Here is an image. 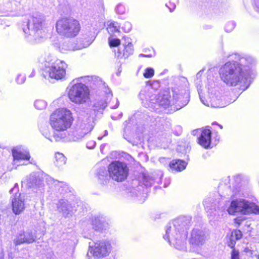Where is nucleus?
<instances>
[{"mask_svg":"<svg viewBox=\"0 0 259 259\" xmlns=\"http://www.w3.org/2000/svg\"><path fill=\"white\" fill-rule=\"evenodd\" d=\"M232 61H228L219 70L221 80L228 86L235 87L244 84L248 88L251 82L250 65L253 62L251 57L234 54L228 57Z\"/></svg>","mask_w":259,"mask_h":259,"instance_id":"1","label":"nucleus"},{"mask_svg":"<svg viewBox=\"0 0 259 259\" xmlns=\"http://www.w3.org/2000/svg\"><path fill=\"white\" fill-rule=\"evenodd\" d=\"M153 91L152 88L146 87L140 92L139 97L143 102L144 101L149 102L152 106L153 104L157 103L164 108L176 105L177 107H179L178 109H180L186 106L189 102L188 95L187 93L180 94L175 90L172 91L171 98L168 91H162L158 95L153 94Z\"/></svg>","mask_w":259,"mask_h":259,"instance_id":"2","label":"nucleus"},{"mask_svg":"<svg viewBox=\"0 0 259 259\" xmlns=\"http://www.w3.org/2000/svg\"><path fill=\"white\" fill-rule=\"evenodd\" d=\"M190 226V219L185 217H179L170 222L165 227L163 238L176 249L187 250V230Z\"/></svg>","mask_w":259,"mask_h":259,"instance_id":"3","label":"nucleus"},{"mask_svg":"<svg viewBox=\"0 0 259 259\" xmlns=\"http://www.w3.org/2000/svg\"><path fill=\"white\" fill-rule=\"evenodd\" d=\"M98 77L84 76L73 79L69 84L68 89V97L70 100L76 104H84L90 99V90L85 83L98 85L100 84Z\"/></svg>","mask_w":259,"mask_h":259,"instance_id":"4","label":"nucleus"},{"mask_svg":"<svg viewBox=\"0 0 259 259\" xmlns=\"http://www.w3.org/2000/svg\"><path fill=\"white\" fill-rule=\"evenodd\" d=\"M41 63L43 65L42 75L46 78L56 80L65 78L67 65L64 61L48 54L45 56Z\"/></svg>","mask_w":259,"mask_h":259,"instance_id":"5","label":"nucleus"},{"mask_svg":"<svg viewBox=\"0 0 259 259\" xmlns=\"http://www.w3.org/2000/svg\"><path fill=\"white\" fill-rule=\"evenodd\" d=\"M45 16L40 14H34L30 17L27 27L23 28L25 36L28 41L31 43H37L45 37Z\"/></svg>","mask_w":259,"mask_h":259,"instance_id":"6","label":"nucleus"},{"mask_svg":"<svg viewBox=\"0 0 259 259\" xmlns=\"http://www.w3.org/2000/svg\"><path fill=\"white\" fill-rule=\"evenodd\" d=\"M73 120L71 112L66 108H59L51 115L50 123L57 133H65L69 128Z\"/></svg>","mask_w":259,"mask_h":259,"instance_id":"7","label":"nucleus"},{"mask_svg":"<svg viewBox=\"0 0 259 259\" xmlns=\"http://www.w3.org/2000/svg\"><path fill=\"white\" fill-rule=\"evenodd\" d=\"M94 125L93 118L88 116L79 117L76 129L71 134L64 133L65 137L63 141L72 142L81 140L92 131Z\"/></svg>","mask_w":259,"mask_h":259,"instance_id":"8","label":"nucleus"},{"mask_svg":"<svg viewBox=\"0 0 259 259\" xmlns=\"http://www.w3.org/2000/svg\"><path fill=\"white\" fill-rule=\"evenodd\" d=\"M56 29L60 36L73 38L78 34L80 25L79 21L73 18H63L57 21Z\"/></svg>","mask_w":259,"mask_h":259,"instance_id":"9","label":"nucleus"},{"mask_svg":"<svg viewBox=\"0 0 259 259\" xmlns=\"http://www.w3.org/2000/svg\"><path fill=\"white\" fill-rule=\"evenodd\" d=\"M227 211L231 215H236L237 213L247 214L250 213L259 214V206L253 202L239 199L232 201Z\"/></svg>","mask_w":259,"mask_h":259,"instance_id":"10","label":"nucleus"},{"mask_svg":"<svg viewBox=\"0 0 259 259\" xmlns=\"http://www.w3.org/2000/svg\"><path fill=\"white\" fill-rule=\"evenodd\" d=\"M214 83H211L210 88L208 87L207 99H205L204 97L201 95L200 89H198V93L201 102L207 106H210L214 108H222L225 106L223 103L220 93L212 86Z\"/></svg>","mask_w":259,"mask_h":259,"instance_id":"11","label":"nucleus"},{"mask_svg":"<svg viewBox=\"0 0 259 259\" xmlns=\"http://www.w3.org/2000/svg\"><path fill=\"white\" fill-rule=\"evenodd\" d=\"M108 171L111 178L117 182H122L125 180L128 174L126 164L119 161L112 162L108 167Z\"/></svg>","mask_w":259,"mask_h":259,"instance_id":"12","label":"nucleus"},{"mask_svg":"<svg viewBox=\"0 0 259 259\" xmlns=\"http://www.w3.org/2000/svg\"><path fill=\"white\" fill-rule=\"evenodd\" d=\"M94 39L95 35L90 34L88 37L83 36V38H80L79 45H73L70 41H64L60 44L59 50L63 53H65L67 51L81 50L88 47L92 43Z\"/></svg>","mask_w":259,"mask_h":259,"instance_id":"13","label":"nucleus"},{"mask_svg":"<svg viewBox=\"0 0 259 259\" xmlns=\"http://www.w3.org/2000/svg\"><path fill=\"white\" fill-rule=\"evenodd\" d=\"M12 155L14 165H26L28 163H33L32 160H30L29 152L21 147H16L12 149Z\"/></svg>","mask_w":259,"mask_h":259,"instance_id":"14","label":"nucleus"},{"mask_svg":"<svg viewBox=\"0 0 259 259\" xmlns=\"http://www.w3.org/2000/svg\"><path fill=\"white\" fill-rule=\"evenodd\" d=\"M12 209L16 215L21 213L25 208V195L19 192H16L11 197Z\"/></svg>","mask_w":259,"mask_h":259,"instance_id":"15","label":"nucleus"},{"mask_svg":"<svg viewBox=\"0 0 259 259\" xmlns=\"http://www.w3.org/2000/svg\"><path fill=\"white\" fill-rule=\"evenodd\" d=\"M111 250L110 244L105 241L95 243L94 247L91 249V253L97 257H102L108 255Z\"/></svg>","mask_w":259,"mask_h":259,"instance_id":"16","label":"nucleus"},{"mask_svg":"<svg viewBox=\"0 0 259 259\" xmlns=\"http://www.w3.org/2000/svg\"><path fill=\"white\" fill-rule=\"evenodd\" d=\"M206 236L204 232L198 229H193L190 235L189 244L193 248H198L205 242Z\"/></svg>","mask_w":259,"mask_h":259,"instance_id":"17","label":"nucleus"},{"mask_svg":"<svg viewBox=\"0 0 259 259\" xmlns=\"http://www.w3.org/2000/svg\"><path fill=\"white\" fill-rule=\"evenodd\" d=\"M39 130L42 135L52 142L60 141L65 137V134L62 133L54 132L52 136L50 127L46 122L40 126Z\"/></svg>","mask_w":259,"mask_h":259,"instance_id":"18","label":"nucleus"},{"mask_svg":"<svg viewBox=\"0 0 259 259\" xmlns=\"http://www.w3.org/2000/svg\"><path fill=\"white\" fill-rule=\"evenodd\" d=\"M45 181L48 185L52 188L54 187L55 190L61 194L64 195L68 192H70V188L68 185L63 182L55 180L49 176H46Z\"/></svg>","mask_w":259,"mask_h":259,"instance_id":"19","label":"nucleus"},{"mask_svg":"<svg viewBox=\"0 0 259 259\" xmlns=\"http://www.w3.org/2000/svg\"><path fill=\"white\" fill-rule=\"evenodd\" d=\"M57 207L59 211L62 212L63 215L65 218L72 216L74 213L73 207L66 199L60 200L58 203Z\"/></svg>","mask_w":259,"mask_h":259,"instance_id":"20","label":"nucleus"},{"mask_svg":"<svg viewBox=\"0 0 259 259\" xmlns=\"http://www.w3.org/2000/svg\"><path fill=\"white\" fill-rule=\"evenodd\" d=\"M36 237L29 231L20 233L14 240V243L18 245L23 243H31L33 242Z\"/></svg>","mask_w":259,"mask_h":259,"instance_id":"21","label":"nucleus"},{"mask_svg":"<svg viewBox=\"0 0 259 259\" xmlns=\"http://www.w3.org/2000/svg\"><path fill=\"white\" fill-rule=\"evenodd\" d=\"M125 42L123 44L124 49L122 53L119 51L118 52L117 57L121 58L122 57L125 58L128 57L129 56L133 54L134 52L133 46L131 42V39L127 37L124 36Z\"/></svg>","mask_w":259,"mask_h":259,"instance_id":"22","label":"nucleus"},{"mask_svg":"<svg viewBox=\"0 0 259 259\" xmlns=\"http://www.w3.org/2000/svg\"><path fill=\"white\" fill-rule=\"evenodd\" d=\"M211 131L209 129L202 131L201 135L198 138L199 144L205 148H209L211 143Z\"/></svg>","mask_w":259,"mask_h":259,"instance_id":"23","label":"nucleus"},{"mask_svg":"<svg viewBox=\"0 0 259 259\" xmlns=\"http://www.w3.org/2000/svg\"><path fill=\"white\" fill-rule=\"evenodd\" d=\"M90 224L93 229L95 230L102 231L108 227V224L104 219L99 217H94L90 221Z\"/></svg>","mask_w":259,"mask_h":259,"instance_id":"24","label":"nucleus"},{"mask_svg":"<svg viewBox=\"0 0 259 259\" xmlns=\"http://www.w3.org/2000/svg\"><path fill=\"white\" fill-rule=\"evenodd\" d=\"M96 177L99 183L103 185L108 184L111 178L108 171L105 167L100 168L97 170Z\"/></svg>","mask_w":259,"mask_h":259,"instance_id":"25","label":"nucleus"},{"mask_svg":"<svg viewBox=\"0 0 259 259\" xmlns=\"http://www.w3.org/2000/svg\"><path fill=\"white\" fill-rule=\"evenodd\" d=\"M187 165V163L185 161L179 159L174 160L169 163L170 168L177 171L185 169Z\"/></svg>","mask_w":259,"mask_h":259,"instance_id":"26","label":"nucleus"},{"mask_svg":"<svg viewBox=\"0 0 259 259\" xmlns=\"http://www.w3.org/2000/svg\"><path fill=\"white\" fill-rule=\"evenodd\" d=\"M242 237V232L239 230H234L232 232L231 236L230 237V241L228 242V246L233 248L235 244V240H239Z\"/></svg>","mask_w":259,"mask_h":259,"instance_id":"27","label":"nucleus"},{"mask_svg":"<svg viewBox=\"0 0 259 259\" xmlns=\"http://www.w3.org/2000/svg\"><path fill=\"white\" fill-rule=\"evenodd\" d=\"M16 0H0V10L1 11H9L16 5Z\"/></svg>","mask_w":259,"mask_h":259,"instance_id":"28","label":"nucleus"},{"mask_svg":"<svg viewBox=\"0 0 259 259\" xmlns=\"http://www.w3.org/2000/svg\"><path fill=\"white\" fill-rule=\"evenodd\" d=\"M120 25L117 22H111L107 27V31L110 34V36L116 35L115 33H119Z\"/></svg>","mask_w":259,"mask_h":259,"instance_id":"29","label":"nucleus"},{"mask_svg":"<svg viewBox=\"0 0 259 259\" xmlns=\"http://www.w3.org/2000/svg\"><path fill=\"white\" fill-rule=\"evenodd\" d=\"M66 162V157L61 153L57 152L55 154V164L58 167H61L65 164Z\"/></svg>","mask_w":259,"mask_h":259,"instance_id":"30","label":"nucleus"},{"mask_svg":"<svg viewBox=\"0 0 259 259\" xmlns=\"http://www.w3.org/2000/svg\"><path fill=\"white\" fill-rule=\"evenodd\" d=\"M143 183L146 187H150L154 183V179L150 175L144 174L143 175Z\"/></svg>","mask_w":259,"mask_h":259,"instance_id":"31","label":"nucleus"},{"mask_svg":"<svg viewBox=\"0 0 259 259\" xmlns=\"http://www.w3.org/2000/svg\"><path fill=\"white\" fill-rule=\"evenodd\" d=\"M107 105V103L104 100H100L97 102L94 105V110L100 111L104 110Z\"/></svg>","mask_w":259,"mask_h":259,"instance_id":"32","label":"nucleus"},{"mask_svg":"<svg viewBox=\"0 0 259 259\" xmlns=\"http://www.w3.org/2000/svg\"><path fill=\"white\" fill-rule=\"evenodd\" d=\"M47 106V102L43 100H36L34 102L35 107L38 110H43Z\"/></svg>","mask_w":259,"mask_h":259,"instance_id":"33","label":"nucleus"},{"mask_svg":"<svg viewBox=\"0 0 259 259\" xmlns=\"http://www.w3.org/2000/svg\"><path fill=\"white\" fill-rule=\"evenodd\" d=\"M247 252L250 253L252 256H255L259 259V243L253 246L251 249H249Z\"/></svg>","mask_w":259,"mask_h":259,"instance_id":"34","label":"nucleus"},{"mask_svg":"<svg viewBox=\"0 0 259 259\" xmlns=\"http://www.w3.org/2000/svg\"><path fill=\"white\" fill-rule=\"evenodd\" d=\"M108 42L110 47H116L119 46L121 44L120 40L116 38H113L112 36L108 38Z\"/></svg>","mask_w":259,"mask_h":259,"instance_id":"35","label":"nucleus"},{"mask_svg":"<svg viewBox=\"0 0 259 259\" xmlns=\"http://www.w3.org/2000/svg\"><path fill=\"white\" fill-rule=\"evenodd\" d=\"M154 75V70L152 68L148 67L145 70L143 76L146 78H150Z\"/></svg>","mask_w":259,"mask_h":259,"instance_id":"36","label":"nucleus"},{"mask_svg":"<svg viewBox=\"0 0 259 259\" xmlns=\"http://www.w3.org/2000/svg\"><path fill=\"white\" fill-rule=\"evenodd\" d=\"M235 27V23L233 21H229L226 23L225 30L227 32L232 31Z\"/></svg>","mask_w":259,"mask_h":259,"instance_id":"37","label":"nucleus"},{"mask_svg":"<svg viewBox=\"0 0 259 259\" xmlns=\"http://www.w3.org/2000/svg\"><path fill=\"white\" fill-rule=\"evenodd\" d=\"M132 28V25L130 22L126 21L123 23L121 26V29L125 32H129Z\"/></svg>","mask_w":259,"mask_h":259,"instance_id":"38","label":"nucleus"},{"mask_svg":"<svg viewBox=\"0 0 259 259\" xmlns=\"http://www.w3.org/2000/svg\"><path fill=\"white\" fill-rule=\"evenodd\" d=\"M115 11L118 14H123L125 12V8L123 5L119 4L115 8Z\"/></svg>","mask_w":259,"mask_h":259,"instance_id":"39","label":"nucleus"},{"mask_svg":"<svg viewBox=\"0 0 259 259\" xmlns=\"http://www.w3.org/2000/svg\"><path fill=\"white\" fill-rule=\"evenodd\" d=\"M178 3V0H169V5L166 6L169 8L170 12L174 10L176 7V5Z\"/></svg>","mask_w":259,"mask_h":259,"instance_id":"40","label":"nucleus"},{"mask_svg":"<svg viewBox=\"0 0 259 259\" xmlns=\"http://www.w3.org/2000/svg\"><path fill=\"white\" fill-rule=\"evenodd\" d=\"M231 251V259H239V251L232 248Z\"/></svg>","mask_w":259,"mask_h":259,"instance_id":"41","label":"nucleus"},{"mask_svg":"<svg viewBox=\"0 0 259 259\" xmlns=\"http://www.w3.org/2000/svg\"><path fill=\"white\" fill-rule=\"evenodd\" d=\"M109 104L111 108L115 109L118 107L119 102L117 99H114L112 102H110Z\"/></svg>","mask_w":259,"mask_h":259,"instance_id":"42","label":"nucleus"},{"mask_svg":"<svg viewBox=\"0 0 259 259\" xmlns=\"http://www.w3.org/2000/svg\"><path fill=\"white\" fill-rule=\"evenodd\" d=\"M16 81L18 84H22L25 81V77L21 74H19L16 79Z\"/></svg>","mask_w":259,"mask_h":259,"instance_id":"43","label":"nucleus"},{"mask_svg":"<svg viewBox=\"0 0 259 259\" xmlns=\"http://www.w3.org/2000/svg\"><path fill=\"white\" fill-rule=\"evenodd\" d=\"M96 145V142L94 141H89L87 143V147L89 149L94 148Z\"/></svg>","mask_w":259,"mask_h":259,"instance_id":"44","label":"nucleus"},{"mask_svg":"<svg viewBox=\"0 0 259 259\" xmlns=\"http://www.w3.org/2000/svg\"><path fill=\"white\" fill-rule=\"evenodd\" d=\"M18 191V187H17V184H15V186L14 188H13L12 189H11L10 191V193H13V192L14 191Z\"/></svg>","mask_w":259,"mask_h":259,"instance_id":"45","label":"nucleus"},{"mask_svg":"<svg viewBox=\"0 0 259 259\" xmlns=\"http://www.w3.org/2000/svg\"><path fill=\"white\" fill-rule=\"evenodd\" d=\"M169 183H170L169 180V179L166 180L164 184V187H167L169 185Z\"/></svg>","mask_w":259,"mask_h":259,"instance_id":"46","label":"nucleus"},{"mask_svg":"<svg viewBox=\"0 0 259 259\" xmlns=\"http://www.w3.org/2000/svg\"><path fill=\"white\" fill-rule=\"evenodd\" d=\"M255 9L257 12L259 13V3H256Z\"/></svg>","mask_w":259,"mask_h":259,"instance_id":"47","label":"nucleus"},{"mask_svg":"<svg viewBox=\"0 0 259 259\" xmlns=\"http://www.w3.org/2000/svg\"><path fill=\"white\" fill-rule=\"evenodd\" d=\"M112 97V94L110 93V91H109V93L107 94L108 98H110Z\"/></svg>","mask_w":259,"mask_h":259,"instance_id":"48","label":"nucleus"},{"mask_svg":"<svg viewBox=\"0 0 259 259\" xmlns=\"http://www.w3.org/2000/svg\"><path fill=\"white\" fill-rule=\"evenodd\" d=\"M212 124H217V125H219V126L220 127V128H221V129H222V128H223V126H222V125H221V124H219V123H217V122H213V123H212Z\"/></svg>","mask_w":259,"mask_h":259,"instance_id":"49","label":"nucleus"},{"mask_svg":"<svg viewBox=\"0 0 259 259\" xmlns=\"http://www.w3.org/2000/svg\"><path fill=\"white\" fill-rule=\"evenodd\" d=\"M107 135H108L107 131H104V136H107Z\"/></svg>","mask_w":259,"mask_h":259,"instance_id":"50","label":"nucleus"},{"mask_svg":"<svg viewBox=\"0 0 259 259\" xmlns=\"http://www.w3.org/2000/svg\"><path fill=\"white\" fill-rule=\"evenodd\" d=\"M34 73H33V72H32V73H31V75H30V76H31V77H33V76H34Z\"/></svg>","mask_w":259,"mask_h":259,"instance_id":"51","label":"nucleus"},{"mask_svg":"<svg viewBox=\"0 0 259 259\" xmlns=\"http://www.w3.org/2000/svg\"><path fill=\"white\" fill-rule=\"evenodd\" d=\"M98 140H100L102 139V137H99L98 138Z\"/></svg>","mask_w":259,"mask_h":259,"instance_id":"52","label":"nucleus"},{"mask_svg":"<svg viewBox=\"0 0 259 259\" xmlns=\"http://www.w3.org/2000/svg\"><path fill=\"white\" fill-rule=\"evenodd\" d=\"M119 115H120L119 118H120L122 116V113H120Z\"/></svg>","mask_w":259,"mask_h":259,"instance_id":"53","label":"nucleus"},{"mask_svg":"<svg viewBox=\"0 0 259 259\" xmlns=\"http://www.w3.org/2000/svg\"><path fill=\"white\" fill-rule=\"evenodd\" d=\"M90 247H91V248H92L93 247H91V246H90ZM91 249H90V250H91Z\"/></svg>","mask_w":259,"mask_h":259,"instance_id":"54","label":"nucleus"}]
</instances>
